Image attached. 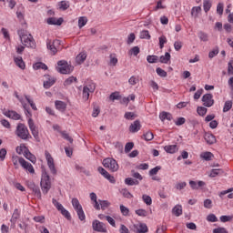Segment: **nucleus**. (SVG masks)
Wrapping results in <instances>:
<instances>
[{"label": "nucleus", "mask_w": 233, "mask_h": 233, "mask_svg": "<svg viewBox=\"0 0 233 233\" xmlns=\"http://www.w3.org/2000/svg\"><path fill=\"white\" fill-rule=\"evenodd\" d=\"M18 35L24 46H27V48H35V41H34V37L32 36V35H27L23 34V32L19 31Z\"/></svg>", "instance_id": "1"}, {"label": "nucleus", "mask_w": 233, "mask_h": 233, "mask_svg": "<svg viewBox=\"0 0 233 233\" xmlns=\"http://www.w3.org/2000/svg\"><path fill=\"white\" fill-rule=\"evenodd\" d=\"M15 134L17 137H20V139H23L24 141H26V139H29L30 137V132L28 131V127H26V126L22 123H19L17 125Z\"/></svg>", "instance_id": "2"}, {"label": "nucleus", "mask_w": 233, "mask_h": 233, "mask_svg": "<svg viewBox=\"0 0 233 233\" xmlns=\"http://www.w3.org/2000/svg\"><path fill=\"white\" fill-rule=\"evenodd\" d=\"M57 65L56 70L60 74H72V72H74V66L68 65V62L66 60L58 61Z\"/></svg>", "instance_id": "3"}, {"label": "nucleus", "mask_w": 233, "mask_h": 233, "mask_svg": "<svg viewBox=\"0 0 233 233\" xmlns=\"http://www.w3.org/2000/svg\"><path fill=\"white\" fill-rule=\"evenodd\" d=\"M40 185L43 194H48V190L52 188V183L50 182V176L48 174L43 173Z\"/></svg>", "instance_id": "4"}, {"label": "nucleus", "mask_w": 233, "mask_h": 233, "mask_svg": "<svg viewBox=\"0 0 233 233\" xmlns=\"http://www.w3.org/2000/svg\"><path fill=\"white\" fill-rule=\"evenodd\" d=\"M103 165L105 168H109L111 172H117L119 170V165L117 164V161L114 158H105L103 160Z\"/></svg>", "instance_id": "5"}, {"label": "nucleus", "mask_w": 233, "mask_h": 233, "mask_svg": "<svg viewBox=\"0 0 233 233\" xmlns=\"http://www.w3.org/2000/svg\"><path fill=\"white\" fill-rule=\"evenodd\" d=\"M53 205L56 207V208L58 210V212H61L62 216L66 218V219H72V216H70V212L66 210L61 203H59L56 198L52 199Z\"/></svg>", "instance_id": "6"}, {"label": "nucleus", "mask_w": 233, "mask_h": 233, "mask_svg": "<svg viewBox=\"0 0 233 233\" xmlns=\"http://www.w3.org/2000/svg\"><path fill=\"white\" fill-rule=\"evenodd\" d=\"M28 127L31 130V134L33 137H35V141L39 143V141H41V138H39V127L35 126V124L34 123V119L32 118L28 119Z\"/></svg>", "instance_id": "7"}, {"label": "nucleus", "mask_w": 233, "mask_h": 233, "mask_svg": "<svg viewBox=\"0 0 233 233\" xmlns=\"http://www.w3.org/2000/svg\"><path fill=\"white\" fill-rule=\"evenodd\" d=\"M46 159L47 161V166L49 167L51 174L56 176V174H57V170L56 169V165L54 164V158L52 157V155H50L48 151H46Z\"/></svg>", "instance_id": "8"}, {"label": "nucleus", "mask_w": 233, "mask_h": 233, "mask_svg": "<svg viewBox=\"0 0 233 233\" xmlns=\"http://www.w3.org/2000/svg\"><path fill=\"white\" fill-rule=\"evenodd\" d=\"M92 227L95 232H106V226L105 225V223L100 222L99 220H94L92 223Z\"/></svg>", "instance_id": "9"}, {"label": "nucleus", "mask_w": 233, "mask_h": 233, "mask_svg": "<svg viewBox=\"0 0 233 233\" xmlns=\"http://www.w3.org/2000/svg\"><path fill=\"white\" fill-rule=\"evenodd\" d=\"M19 164L23 168H25V170H27V172H29L30 174H35V170L34 169V166L25 160V158H19Z\"/></svg>", "instance_id": "10"}, {"label": "nucleus", "mask_w": 233, "mask_h": 233, "mask_svg": "<svg viewBox=\"0 0 233 233\" xmlns=\"http://www.w3.org/2000/svg\"><path fill=\"white\" fill-rule=\"evenodd\" d=\"M202 102L205 106L210 108V106H214V98L212 94H206L202 96Z\"/></svg>", "instance_id": "11"}, {"label": "nucleus", "mask_w": 233, "mask_h": 233, "mask_svg": "<svg viewBox=\"0 0 233 233\" xmlns=\"http://www.w3.org/2000/svg\"><path fill=\"white\" fill-rule=\"evenodd\" d=\"M136 233H147L148 232V227L145 223H139L133 226Z\"/></svg>", "instance_id": "12"}, {"label": "nucleus", "mask_w": 233, "mask_h": 233, "mask_svg": "<svg viewBox=\"0 0 233 233\" xmlns=\"http://www.w3.org/2000/svg\"><path fill=\"white\" fill-rule=\"evenodd\" d=\"M139 130H141V122L139 120L134 121V123L129 126V132L132 134H136V132H139Z\"/></svg>", "instance_id": "13"}, {"label": "nucleus", "mask_w": 233, "mask_h": 233, "mask_svg": "<svg viewBox=\"0 0 233 233\" xmlns=\"http://www.w3.org/2000/svg\"><path fill=\"white\" fill-rule=\"evenodd\" d=\"M46 81H44V88H50L56 84V78L51 77L49 75H46Z\"/></svg>", "instance_id": "14"}, {"label": "nucleus", "mask_w": 233, "mask_h": 233, "mask_svg": "<svg viewBox=\"0 0 233 233\" xmlns=\"http://www.w3.org/2000/svg\"><path fill=\"white\" fill-rule=\"evenodd\" d=\"M86 52L83 51L80 54H78L76 57V65H83V63H85V61H86Z\"/></svg>", "instance_id": "15"}, {"label": "nucleus", "mask_w": 233, "mask_h": 233, "mask_svg": "<svg viewBox=\"0 0 233 233\" xmlns=\"http://www.w3.org/2000/svg\"><path fill=\"white\" fill-rule=\"evenodd\" d=\"M57 41H51V40H47L46 45H47V49L50 50L51 54L53 56H56L57 54V48H56V43Z\"/></svg>", "instance_id": "16"}, {"label": "nucleus", "mask_w": 233, "mask_h": 233, "mask_svg": "<svg viewBox=\"0 0 233 233\" xmlns=\"http://www.w3.org/2000/svg\"><path fill=\"white\" fill-rule=\"evenodd\" d=\"M204 139L208 145H214L216 143V137L212 133H205Z\"/></svg>", "instance_id": "17"}, {"label": "nucleus", "mask_w": 233, "mask_h": 233, "mask_svg": "<svg viewBox=\"0 0 233 233\" xmlns=\"http://www.w3.org/2000/svg\"><path fill=\"white\" fill-rule=\"evenodd\" d=\"M47 25H56V26H61L63 25V18H56V17H50L47 19Z\"/></svg>", "instance_id": "18"}, {"label": "nucleus", "mask_w": 233, "mask_h": 233, "mask_svg": "<svg viewBox=\"0 0 233 233\" xmlns=\"http://www.w3.org/2000/svg\"><path fill=\"white\" fill-rule=\"evenodd\" d=\"M5 116H6V117H9L10 119H14L15 121H17V120L21 119V115H19L15 111L5 112Z\"/></svg>", "instance_id": "19"}, {"label": "nucleus", "mask_w": 233, "mask_h": 233, "mask_svg": "<svg viewBox=\"0 0 233 233\" xmlns=\"http://www.w3.org/2000/svg\"><path fill=\"white\" fill-rule=\"evenodd\" d=\"M55 106L56 110H59L60 112H65L66 110V103L61 100H56L55 102Z\"/></svg>", "instance_id": "20"}, {"label": "nucleus", "mask_w": 233, "mask_h": 233, "mask_svg": "<svg viewBox=\"0 0 233 233\" xmlns=\"http://www.w3.org/2000/svg\"><path fill=\"white\" fill-rule=\"evenodd\" d=\"M14 61H15L16 66H19L21 68V70H25V68H26V66L25 65V61L23 60V57L15 56Z\"/></svg>", "instance_id": "21"}, {"label": "nucleus", "mask_w": 233, "mask_h": 233, "mask_svg": "<svg viewBox=\"0 0 233 233\" xmlns=\"http://www.w3.org/2000/svg\"><path fill=\"white\" fill-rule=\"evenodd\" d=\"M90 199L95 203L94 208H96V210H101V207H99V201H97V195H96V193H90Z\"/></svg>", "instance_id": "22"}, {"label": "nucleus", "mask_w": 233, "mask_h": 233, "mask_svg": "<svg viewBox=\"0 0 233 233\" xmlns=\"http://www.w3.org/2000/svg\"><path fill=\"white\" fill-rule=\"evenodd\" d=\"M172 214L177 218H179L183 214V207L181 205H176L172 209Z\"/></svg>", "instance_id": "23"}, {"label": "nucleus", "mask_w": 233, "mask_h": 233, "mask_svg": "<svg viewBox=\"0 0 233 233\" xmlns=\"http://www.w3.org/2000/svg\"><path fill=\"white\" fill-rule=\"evenodd\" d=\"M24 156L25 158L31 161V163H35V161H37V158H35V156L31 154L30 150L28 149H25Z\"/></svg>", "instance_id": "24"}, {"label": "nucleus", "mask_w": 233, "mask_h": 233, "mask_svg": "<svg viewBox=\"0 0 233 233\" xmlns=\"http://www.w3.org/2000/svg\"><path fill=\"white\" fill-rule=\"evenodd\" d=\"M19 218H21V214L19 213V209L15 208L11 218V223H13V225H15Z\"/></svg>", "instance_id": "25"}, {"label": "nucleus", "mask_w": 233, "mask_h": 233, "mask_svg": "<svg viewBox=\"0 0 233 233\" xmlns=\"http://www.w3.org/2000/svg\"><path fill=\"white\" fill-rule=\"evenodd\" d=\"M164 150L168 154H176L177 152V145L166 146Z\"/></svg>", "instance_id": "26"}, {"label": "nucleus", "mask_w": 233, "mask_h": 233, "mask_svg": "<svg viewBox=\"0 0 233 233\" xmlns=\"http://www.w3.org/2000/svg\"><path fill=\"white\" fill-rule=\"evenodd\" d=\"M125 184L128 187H134V185H139V180L134 179L132 177H127L125 179Z\"/></svg>", "instance_id": "27"}, {"label": "nucleus", "mask_w": 233, "mask_h": 233, "mask_svg": "<svg viewBox=\"0 0 233 233\" xmlns=\"http://www.w3.org/2000/svg\"><path fill=\"white\" fill-rule=\"evenodd\" d=\"M33 68H35V70H48V66L43 63V62H37L33 66Z\"/></svg>", "instance_id": "28"}, {"label": "nucleus", "mask_w": 233, "mask_h": 233, "mask_svg": "<svg viewBox=\"0 0 233 233\" xmlns=\"http://www.w3.org/2000/svg\"><path fill=\"white\" fill-rule=\"evenodd\" d=\"M72 83H77V77L76 76H69L67 79L64 81V86H70Z\"/></svg>", "instance_id": "29"}, {"label": "nucleus", "mask_w": 233, "mask_h": 233, "mask_svg": "<svg viewBox=\"0 0 233 233\" xmlns=\"http://www.w3.org/2000/svg\"><path fill=\"white\" fill-rule=\"evenodd\" d=\"M71 203L76 211L83 208V206H81V203H79V199H77L76 198H72Z\"/></svg>", "instance_id": "30"}, {"label": "nucleus", "mask_w": 233, "mask_h": 233, "mask_svg": "<svg viewBox=\"0 0 233 233\" xmlns=\"http://www.w3.org/2000/svg\"><path fill=\"white\" fill-rule=\"evenodd\" d=\"M108 65L109 66H116V65H117V56H116V54H111L109 56Z\"/></svg>", "instance_id": "31"}, {"label": "nucleus", "mask_w": 233, "mask_h": 233, "mask_svg": "<svg viewBox=\"0 0 233 233\" xmlns=\"http://www.w3.org/2000/svg\"><path fill=\"white\" fill-rule=\"evenodd\" d=\"M204 12H208L212 8V0H204L203 2Z\"/></svg>", "instance_id": "32"}, {"label": "nucleus", "mask_w": 233, "mask_h": 233, "mask_svg": "<svg viewBox=\"0 0 233 233\" xmlns=\"http://www.w3.org/2000/svg\"><path fill=\"white\" fill-rule=\"evenodd\" d=\"M99 207L102 210H106L110 207L108 200H98Z\"/></svg>", "instance_id": "33"}, {"label": "nucleus", "mask_w": 233, "mask_h": 233, "mask_svg": "<svg viewBox=\"0 0 233 233\" xmlns=\"http://www.w3.org/2000/svg\"><path fill=\"white\" fill-rule=\"evenodd\" d=\"M88 23V18L86 16H81L78 19V28H83Z\"/></svg>", "instance_id": "34"}, {"label": "nucleus", "mask_w": 233, "mask_h": 233, "mask_svg": "<svg viewBox=\"0 0 233 233\" xmlns=\"http://www.w3.org/2000/svg\"><path fill=\"white\" fill-rule=\"evenodd\" d=\"M58 6L60 10H68V8H70V3L66 1H61L58 4Z\"/></svg>", "instance_id": "35"}, {"label": "nucleus", "mask_w": 233, "mask_h": 233, "mask_svg": "<svg viewBox=\"0 0 233 233\" xmlns=\"http://www.w3.org/2000/svg\"><path fill=\"white\" fill-rule=\"evenodd\" d=\"M170 61V53L167 52L165 56H160V63H164L167 65Z\"/></svg>", "instance_id": "36"}, {"label": "nucleus", "mask_w": 233, "mask_h": 233, "mask_svg": "<svg viewBox=\"0 0 233 233\" xmlns=\"http://www.w3.org/2000/svg\"><path fill=\"white\" fill-rule=\"evenodd\" d=\"M223 173V169H212L209 177H216V176H221Z\"/></svg>", "instance_id": "37"}, {"label": "nucleus", "mask_w": 233, "mask_h": 233, "mask_svg": "<svg viewBox=\"0 0 233 233\" xmlns=\"http://www.w3.org/2000/svg\"><path fill=\"white\" fill-rule=\"evenodd\" d=\"M139 37L140 39H150L151 36L148 30H143L140 32Z\"/></svg>", "instance_id": "38"}, {"label": "nucleus", "mask_w": 233, "mask_h": 233, "mask_svg": "<svg viewBox=\"0 0 233 233\" xmlns=\"http://www.w3.org/2000/svg\"><path fill=\"white\" fill-rule=\"evenodd\" d=\"M143 137L146 141H152L154 139V133L147 131L143 135Z\"/></svg>", "instance_id": "39"}, {"label": "nucleus", "mask_w": 233, "mask_h": 233, "mask_svg": "<svg viewBox=\"0 0 233 233\" xmlns=\"http://www.w3.org/2000/svg\"><path fill=\"white\" fill-rule=\"evenodd\" d=\"M76 212L80 221H85L86 217L85 216V211L83 210V208H81L80 209H77Z\"/></svg>", "instance_id": "40"}, {"label": "nucleus", "mask_w": 233, "mask_h": 233, "mask_svg": "<svg viewBox=\"0 0 233 233\" xmlns=\"http://www.w3.org/2000/svg\"><path fill=\"white\" fill-rule=\"evenodd\" d=\"M202 159H205V161H210L212 157H214V155L210 152H205L201 155Z\"/></svg>", "instance_id": "41"}, {"label": "nucleus", "mask_w": 233, "mask_h": 233, "mask_svg": "<svg viewBox=\"0 0 233 233\" xmlns=\"http://www.w3.org/2000/svg\"><path fill=\"white\" fill-rule=\"evenodd\" d=\"M110 101H119L121 99V96H119V92H114L109 96Z\"/></svg>", "instance_id": "42"}, {"label": "nucleus", "mask_w": 233, "mask_h": 233, "mask_svg": "<svg viewBox=\"0 0 233 233\" xmlns=\"http://www.w3.org/2000/svg\"><path fill=\"white\" fill-rule=\"evenodd\" d=\"M121 194L122 196H124V198H127V199H132V198H134V196L127 188L122 189Z\"/></svg>", "instance_id": "43"}, {"label": "nucleus", "mask_w": 233, "mask_h": 233, "mask_svg": "<svg viewBox=\"0 0 233 233\" xmlns=\"http://www.w3.org/2000/svg\"><path fill=\"white\" fill-rule=\"evenodd\" d=\"M124 117L129 121H133V119H136L137 116L134 114V112H127L125 113Z\"/></svg>", "instance_id": "44"}, {"label": "nucleus", "mask_w": 233, "mask_h": 233, "mask_svg": "<svg viewBox=\"0 0 233 233\" xmlns=\"http://www.w3.org/2000/svg\"><path fill=\"white\" fill-rule=\"evenodd\" d=\"M88 97H90V90H88V87H83V99L88 101Z\"/></svg>", "instance_id": "45"}, {"label": "nucleus", "mask_w": 233, "mask_h": 233, "mask_svg": "<svg viewBox=\"0 0 233 233\" xmlns=\"http://www.w3.org/2000/svg\"><path fill=\"white\" fill-rule=\"evenodd\" d=\"M228 75L233 76V58L228 63Z\"/></svg>", "instance_id": "46"}, {"label": "nucleus", "mask_w": 233, "mask_h": 233, "mask_svg": "<svg viewBox=\"0 0 233 233\" xmlns=\"http://www.w3.org/2000/svg\"><path fill=\"white\" fill-rule=\"evenodd\" d=\"M142 199H143L144 203H146V205H147V206L152 205V198H150V196L143 195Z\"/></svg>", "instance_id": "47"}, {"label": "nucleus", "mask_w": 233, "mask_h": 233, "mask_svg": "<svg viewBox=\"0 0 233 233\" xmlns=\"http://www.w3.org/2000/svg\"><path fill=\"white\" fill-rule=\"evenodd\" d=\"M84 87H87L91 93H94L96 91V84L92 81H89L88 84Z\"/></svg>", "instance_id": "48"}, {"label": "nucleus", "mask_w": 233, "mask_h": 233, "mask_svg": "<svg viewBox=\"0 0 233 233\" xmlns=\"http://www.w3.org/2000/svg\"><path fill=\"white\" fill-rule=\"evenodd\" d=\"M129 85H132V86L137 85L139 83V78L137 76H131L128 80Z\"/></svg>", "instance_id": "49"}, {"label": "nucleus", "mask_w": 233, "mask_h": 233, "mask_svg": "<svg viewBox=\"0 0 233 233\" xmlns=\"http://www.w3.org/2000/svg\"><path fill=\"white\" fill-rule=\"evenodd\" d=\"M232 108V101L228 100L225 102L224 107H223V112H228Z\"/></svg>", "instance_id": "50"}, {"label": "nucleus", "mask_w": 233, "mask_h": 233, "mask_svg": "<svg viewBox=\"0 0 233 233\" xmlns=\"http://www.w3.org/2000/svg\"><path fill=\"white\" fill-rule=\"evenodd\" d=\"M198 37L201 41L207 42L208 41V35L205 32H199L198 33Z\"/></svg>", "instance_id": "51"}, {"label": "nucleus", "mask_w": 233, "mask_h": 233, "mask_svg": "<svg viewBox=\"0 0 233 233\" xmlns=\"http://www.w3.org/2000/svg\"><path fill=\"white\" fill-rule=\"evenodd\" d=\"M141 50L139 49V46H134L133 48L130 49L129 55L130 56H137Z\"/></svg>", "instance_id": "52"}, {"label": "nucleus", "mask_w": 233, "mask_h": 233, "mask_svg": "<svg viewBox=\"0 0 233 233\" xmlns=\"http://www.w3.org/2000/svg\"><path fill=\"white\" fill-rule=\"evenodd\" d=\"M26 150H28V147H26V146H25V145H20L19 147H16V152L19 155L23 154V152L25 154V152H26Z\"/></svg>", "instance_id": "53"}, {"label": "nucleus", "mask_w": 233, "mask_h": 233, "mask_svg": "<svg viewBox=\"0 0 233 233\" xmlns=\"http://www.w3.org/2000/svg\"><path fill=\"white\" fill-rule=\"evenodd\" d=\"M218 54H219V48L215 47L212 51L209 52L208 57L210 59H212L213 57H216V56H218Z\"/></svg>", "instance_id": "54"}, {"label": "nucleus", "mask_w": 233, "mask_h": 233, "mask_svg": "<svg viewBox=\"0 0 233 233\" xmlns=\"http://www.w3.org/2000/svg\"><path fill=\"white\" fill-rule=\"evenodd\" d=\"M207 107L205 106H198L197 108V112L198 114V116H205L207 114Z\"/></svg>", "instance_id": "55"}, {"label": "nucleus", "mask_w": 233, "mask_h": 233, "mask_svg": "<svg viewBox=\"0 0 233 233\" xmlns=\"http://www.w3.org/2000/svg\"><path fill=\"white\" fill-rule=\"evenodd\" d=\"M147 63H150V64H152V63H157V56H147Z\"/></svg>", "instance_id": "56"}, {"label": "nucleus", "mask_w": 233, "mask_h": 233, "mask_svg": "<svg viewBox=\"0 0 233 233\" xmlns=\"http://www.w3.org/2000/svg\"><path fill=\"white\" fill-rule=\"evenodd\" d=\"M157 74L160 77H167V71L163 70L161 67L157 68Z\"/></svg>", "instance_id": "57"}, {"label": "nucleus", "mask_w": 233, "mask_h": 233, "mask_svg": "<svg viewBox=\"0 0 233 233\" xmlns=\"http://www.w3.org/2000/svg\"><path fill=\"white\" fill-rule=\"evenodd\" d=\"M132 148H134V142L127 143L126 146H125L126 154H128V152H130V150H132Z\"/></svg>", "instance_id": "58"}, {"label": "nucleus", "mask_w": 233, "mask_h": 233, "mask_svg": "<svg viewBox=\"0 0 233 233\" xmlns=\"http://www.w3.org/2000/svg\"><path fill=\"white\" fill-rule=\"evenodd\" d=\"M199 12H201V7H199V6H195V7L192 8L191 15H192L194 17H198V14H199Z\"/></svg>", "instance_id": "59"}, {"label": "nucleus", "mask_w": 233, "mask_h": 233, "mask_svg": "<svg viewBox=\"0 0 233 233\" xmlns=\"http://www.w3.org/2000/svg\"><path fill=\"white\" fill-rule=\"evenodd\" d=\"M158 39H159V46L161 49H163L165 46V44L167 43V36L161 35Z\"/></svg>", "instance_id": "60"}, {"label": "nucleus", "mask_w": 233, "mask_h": 233, "mask_svg": "<svg viewBox=\"0 0 233 233\" xmlns=\"http://www.w3.org/2000/svg\"><path fill=\"white\" fill-rule=\"evenodd\" d=\"M207 220L209 221V223H216V221H218V217L214 214H209L207 217Z\"/></svg>", "instance_id": "61"}, {"label": "nucleus", "mask_w": 233, "mask_h": 233, "mask_svg": "<svg viewBox=\"0 0 233 233\" xmlns=\"http://www.w3.org/2000/svg\"><path fill=\"white\" fill-rule=\"evenodd\" d=\"M120 212L121 214H123V216H128V212H130V210L128 209V208L125 207L124 205H121Z\"/></svg>", "instance_id": "62"}, {"label": "nucleus", "mask_w": 233, "mask_h": 233, "mask_svg": "<svg viewBox=\"0 0 233 233\" xmlns=\"http://www.w3.org/2000/svg\"><path fill=\"white\" fill-rule=\"evenodd\" d=\"M97 170H98L99 174H101V176H103L104 177H106L108 176V174H109V173H108L106 169H104L102 167H98Z\"/></svg>", "instance_id": "63"}, {"label": "nucleus", "mask_w": 233, "mask_h": 233, "mask_svg": "<svg viewBox=\"0 0 233 233\" xmlns=\"http://www.w3.org/2000/svg\"><path fill=\"white\" fill-rule=\"evenodd\" d=\"M213 233H228V231L225 228H217L213 229Z\"/></svg>", "instance_id": "64"}]
</instances>
